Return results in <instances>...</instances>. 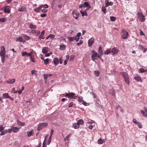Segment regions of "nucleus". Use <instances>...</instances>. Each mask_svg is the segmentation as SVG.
<instances>
[{
    "mask_svg": "<svg viewBox=\"0 0 147 147\" xmlns=\"http://www.w3.org/2000/svg\"><path fill=\"white\" fill-rule=\"evenodd\" d=\"M116 108L117 109H120V111H121V112H123V111L122 109H121V107L119 106V105H118L117 106H116Z\"/></svg>",
    "mask_w": 147,
    "mask_h": 147,
    "instance_id": "56",
    "label": "nucleus"
},
{
    "mask_svg": "<svg viewBox=\"0 0 147 147\" xmlns=\"http://www.w3.org/2000/svg\"><path fill=\"white\" fill-rule=\"evenodd\" d=\"M5 21V19L4 18H0V22H4Z\"/></svg>",
    "mask_w": 147,
    "mask_h": 147,
    "instance_id": "52",
    "label": "nucleus"
},
{
    "mask_svg": "<svg viewBox=\"0 0 147 147\" xmlns=\"http://www.w3.org/2000/svg\"><path fill=\"white\" fill-rule=\"evenodd\" d=\"M122 35L121 37L123 39H126L127 38L129 34L128 32L126 31L125 29H123L122 31Z\"/></svg>",
    "mask_w": 147,
    "mask_h": 147,
    "instance_id": "3",
    "label": "nucleus"
},
{
    "mask_svg": "<svg viewBox=\"0 0 147 147\" xmlns=\"http://www.w3.org/2000/svg\"><path fill=\"white\" fill-rule=\"evenodd\" d=\"M47 9H42L41 10V12L43 13H46L47 12Z\"/></svg>",
    "mask_w": 147,
    "mask_h": 147,
    "instance_id": "58",
    "label": "nucleus"
},
{
    "mask_svg": "<svg viewBox=\"0 0 147 147\" xmlns=\"http://www.w3.org/2000/svg\"><path fill=\"white\" fill-rule=\"evenodd\" d=\"M60 48L61 50H64L65 49V46L64 45H60Z\"/></svg>",
    "mask_w": 147,
    "mask_h": 147,
    "instance_id": "36",
    "label": "nucleus"
},
{
    "mask_svg": "<svg viewBox=\"0 0 147 147\" xmlns=\"http://www.w3.org/2000/svg\"><path fill=\"white\" fill-rule=\"evenodd\" d=\"M94 38L91 37L89 39L88 41V45L89 47H90L92 45V44L94 42Z\"/></svg>",
    "mask_w": 147,
    "mask_h": 147,
    "instance_id": "7",
    "label": "nucleus"
},
{
    "mask_svg": "<svg viewBox=\"0 0 147 147\" xmlns=\"http://www.w3.org/2000/svg\"><path fill=\"white\" fill-rule=\"evenodd\" d=\"M48 48L47 47H44L42 49V53L43 54L47 53L48 52Z\"/></svg>",
    "mask_w": 147,
    "mask_h": 147,
    "instance_id": "15",
    "label": "nucleus"
},
{
    "mask_svg": "<svg viewBox=\"0 0 147 147\" xmlns=\"http://www.w3.org/2000/svg\"><path fill=\"white\" fill-rule=\"evenodd\" d=\"M121 74H122L124 79H126L127 78H129V76L125 72H121Z\"/></svg>",
    "mask_w": 147,
    "mask_h": 147,
    "instance_id": "13",
    "label": "nucleus"
},
{
    "mask_svg": "<svg viewBox=\"0 0 147 147\" xmlns=\"http://www.w3.org/2000/svg\"><path fill=\"white\" fill-rule=\"evenodd\" d=\"M71 134H69L67 136H66V137L64 138V140L65 141H67L68 140L69 138L71 136Z\"/></svg>",
    "mask_w": 147,
    "mask_h": 147,
    "instance_id": "42",
    "label": "nucleus"
},
{
    "mask_svg": "<svg viewBox=\"0 0 147 147\" xmlns=\"http://www.w3.org/2000/svg\"><path fill=\"white\" fill-rule=\"evenodd\" d=\"M129 78H127L126 79H124L125 82L126 83H127L128 85H129Z\"/></svg>",
    "mask_w": 147,
    "mask_h": 147,
    "instance_id": "38",
    "label": "nucleus"
},
{
    "mask_svg": "<svg viewBox=\"0 0 147 147\" xmlns=\"http://www.w3.org/2000/svg\"><path fill=\"white\" fill-rule=\"evenodd\" d=\"M4 12L5 13H9L10 12V10L9 8H5L4 9Z\"/></svg>",
    "mask_w": 147,
    "mask_h": 147,
    "instance_id": "24",
    "label": "nucleus"
},
{
    "mask_svg": "<svg viewBox=\"0 0 147 147\" xmlns=\"http://www.w3.org/2000/svg\"><path fill=\"white\" fill-rule=\"evenodd\" d=\"M22 56H27L28 53H27V52H22Z\"/></svg>",
    "mask_w": 147,
    "mask_h": 147,
    "instance_id": "53",
    "label": "nucleus"
},
{
    "mask_svg": "<svg viewBox=\"0 0 147 147\" xmlns=\"http://www.w3.org/2000/svg\"><path fill=\"white\" fill-rule=\"evenodd\" d=\"M45 33V31L43 30L41 33V34L39 36L38 38L40 40L42 39H44L45 38V37H44V34Z\"/></svg>",
    "mask_w": 147,
    "mask_h": 147,
    "instance_id": "12",
    "label": "nucleus"
},
{
    "mask_svg": "<svg viewBox=\"0 0 147 147\" xmlns=\"http://www.w3.org/2000/svg\"><path fill=\"white\" fill-rule=\"evenodd\" d=\"M47 124L46 123H40L38 126L37 130L39 131L42 128L46 127Z\"/></svg>",
    "mask_w": 147,
    "mask_h": 147,
    "instance_id": "2",
    "label": "nucleus"
},
{
    "mask_svg": "<svg viewBox=\"0 0 147 147\" xmlns=\"http://www.w3.org/2000/svg\"><path fill=\"white\" fill-rule=\"evenodd\" d=\"M74 58V55H71L70 57V60H73Z\"/></svg>",
    "mask_w": 147,
    "mask_h": 147,
    "instance_id": "62",
    "label": "nucleus"
},
{
    "mask_svg": "<svg viewBox=\"0 0 147 147\" xmlns=\"http://www.w3.org/2000/svg\"><path fill=\"white\" fill-rule=\"evenodd\" d=\"M26 10V9L24 7H22L21 8H19L18 9V11H20L23 12V11H25Z\"/></svg>",
    "mask_w": 147,
    "mask_h": 147,
    "instance_id": "28",
    "label": "nucleus"
},
{
    "mask_svg": "<svg viewBox=\"0 0 147 147\" xmlns=\"http://www.w3.org/2000/svg\"><path fill=\"white\" fill-rule=\"evenodd\" d=\"M141 113L143 115V116L145 117H147V112L141 110L140 111Z\"/></svg>",
    "mask_w": 147,
    "mask_h": 147,
    "instance_id": "25",
    "label": "nucleus"
},
{
    "mask_svg": "<svg viewBox=\"0 0 147 147\" xmlns=\"http://www.w3.org/2000/svg\"><path fill=\"white\" fill-rule=\"evenodd\" d=\"M44 64L45 65H47L49 63V59L48 58L44 60Z\"/></svg>",
    "mask_w": 147,
    "mask_h": 147,
    "instance_id": "44",
    "label": "nucleus"
},
{
    "mask_svg": "<svg viewBox=\"0 0 147 147\" xmlns=\"http://www.w3.org/2000/svg\"><path fill=\"white\" fill-rule=\"evenodd\" d=\"M98 54L96 52H95L94 54H93L92 55V56H93V57H97Z\"/></svg>",
    "mask_w": 147,
    "mask_h": 147,
    "instance_id": "63",
    "label": "nucleus"
},
{
    "mask_svg": "<svg viewBox=\"0 0 147 147\" xmlns=\"http://www.w3.org/2000/svg\"><path fill=\"white\" fill-rule=\"evenodd\" d=\"M73 127H74L75 129H77L79 128V124H78V123H74L73 124Z\"/></svg>",
    "mask_w": 147,
    "mask_h": 147,
    "instance_id": "34",
    "label": "nucleus"
},
{
    "mask_svg": "<svg viewBox=\"0 0 147 147\" xmlns=\"http://www.w3.org/2000/svg\"><path fill=\"white\" fill-rule=\"evenodd\" d=\"M1 132V133L0 134V136H2L4 135L7 133V129L4 130L3 131H2Z\"/></svg>",
    "mask_w": 147,
    "mask_h": 147,
    "instance_id": "30",
    "label": "nucleus"
},
{
    "mask_svg": "<svg viewBox=\"0 0 147 147\" xmlns=\"http://www.w3.org/2000/svg\"><path fill=\"white\" fill-rule=\"evenodd\" d=\"M52 75V74H44V79L46 80L48 77H50Z\"/></svg>",
    "mask_w": 147,
    "mask_h": 147,
    "instance_id": "23",
    "label": "nucleus"
},
{
    "mask_svg": "<svg viewBox=\"0 0 147 147\" xmlns=\"http://www.w3.org/2000/svg\"><path fill=\"white\" fill-rule=\"evenodd\" d=\"M83 43V41L82 40H80V41L79 42H78L77 43V45L78 46H79L81 44H82Z\"/></svg>",
    "mask_w": 147,
    "mask_h": 147,
    "instance_id": "55",
    "label": "nucleus"
},
{
    "mask_svg": "<svg viewBox=\"0 0 147 147\" xmlns=\"http://www.w3.org/2000/svg\"><path fill=\"white\" fill-rule=\"evenodd\" d=\"M11 127L12 128V131L14 133L17 132L18 131V128L14 127L13 126H11Z\"/></svg>",
    "mask_w": 147,
    "mask_h": 147,
    "instance_id": "16",
    "label": "nucleus"
},
{
    "mask_svg": "<svg viewBox=\"0 0 147 147\" xmlns=\"http://www.w3.org/2000/svg\"><path fill=\"white\" fill-rule=\"evenodd\" d=\"M111 52V49H108L105 52L104 54L108 55Z\"/></svg>",
    "mask_w": 147,
    "mask_h": 147,
    "instance_id": "22",
    "label": "nucleus"
},
{
    "mask_svg": "<svg viewBox=\"0 0 147 147\" xmlns=\"http://www.w3.org/2000/svg\"><path fill=\"white\" fill-rule=\"evenodd\" d=\"M23 37L25 39L27 40H29L30 38V37L25 34H23Z\"/></svg>",
    "mask_w": 147,
    "mask_h": 147,
    "instance_id": "29",
    "label": "nucleus"
},
{
    "mask_svg": "<svg viewBox=\"0 0 147 147\" xmlns=\"http://www.w3.org/2000/svg\"><path fill=\"white\" fill-rule=\"evenodd\" d=\"M17 123L18 125L21 126H24L25 125V123L21 122L19 120H17Z\"/></svg>",
    "mask_w": 147,
    "mask_h": 147,
    "instance_id": "27",
    "label": "nucleus"
},
{
    "mask_svg": "<svg viewBox=\"0 0 147 147\" xmlns=\"http://www.w3.org/2000/svg\"><path fill=\"white\" fill-rule=\"evenodd\" d=\"M72 14L73 17L76 19H77L78 17L79 13L78 11H74L72 12Z\"/></svg>",
    "mask_w": 147,
    "mask_h": 147,
    "instance_id": "6",
    "label": "nucleus"
},
{
    "mask_svg": "<svg viewBox=\"0 0 147 147\" xmlns=\"http://www.w3.org/2000/svg\"><path fill=\"white\" fill-rule=\"evenodd\" d=\"M6 51H5V48L4 46H2L1 48L0 52V56L5 55Z\"/></svg>",
    "mask_w": 147,
    "mask_h": 147,
    "instance_id": "5",
    "label": "nucleus"
},
{
    "mask_svg": "<svg viewBox=\"0 0 147 147\" xmlns=\"http://www.w3.org/2000/svg\"><path fill=\"white\" fill-rule=\"evenodd\" d=\"M105 6L107 7L109 6H112L113 5V2L110 1L109 2L108 0L105 1Z\"/></svg>",
    "mask_w": 147,
    "mask_h": 147,
    "instance_id": "9",
    "label": "nucleus"
},
{
    "mask_svg": "<svg viewBox=\"0 0 147 147\" xmlns=\"http://www.w3.org/2000/svg\"><path fill=\"white\" fill-rule=\"evenodd\" d=\"M137 81L142 82V80L141 78V77L139 76H136L134 78Z\"/></svg>",
    "mask_w": 147,
    "mask_h": 147,
    "instance_id": "20",
    "label": "nucleus"
},
{
    "mask_svg": "<svg viewBox=\"0 0 147 147\" xmlns=\"http://www.w3.org/2000/svg\"><path fill=\"white\" fill-rule=\"evenodd\" d=\"M73 105V102H71L69 104V105H68L69 108L71 107H72Z\"/></svg>",
    "mask_w": 147,
    "mask_h": 147,
    "instance_id": "59",
    "label": "nucleus"
},
{
    "mask_svg": "<svg viewBox=\"0 0 147 147\" xmlns=\"http://www.w3.org/2000/svg\"><path fill=\"white\" fill-rule=\"evenodd\" d=\"M90 94L92 95L93 96V97L94 98H96L97 97V95H96L94 92H90Z\"/></svg>",
    "mask_w": 147,
    "mask_h": 147,
    "instance_id": "50",
    "label": "nucleus"
},
{
    "mask_svg": "<svg viewBox=\"0 0 147 147\" xmlns=\"http://www.w3.org/2000/svg\"><path fill=\"white\" fill-rule=\"evenodd\" d=\"M80 12L83 16H87V13L86 11H82V10H81L80 11Z\"/></svg>",
    "mask_w": 147,
    "mask_h": 147,
    "instance_id": "26",
    "label": "nucleus"
},
{
    "mask_svg": "<svg viewBox=\"0 0 147 147\" xmlns=\"http://www.w3.org/2000/svg\"><path fill=\"white\" fill-rule=\"evenodd\" d=\"M109 94H111L113 96H114L115 94L114 90H111L109 91Z\"/></svg>",
    "mask_w": 147,
    "mask_h": 147,
    "instance_id": "39",
    "label": "nucleus"
},
{
    "mask_svg": "<svg viewBox=\"0 0 147 147\" xmlns=\"http://www.w3.org/2000/svg\"><path fill=\"white\" fill-rule=\"evenodd\" d=\"M16 42H21L24 43L26 42V41L23 39L22 36H20L19 37L16 38Z\"/></svg>",
    "mask_w": 147,
    "mask_h": 147,
    "instance_id": "8",
    "label": "nucleus"
},
{
    "mask_svg": "<svg viewBox=\"0 0 147 147\" xmlns=\"http://www.w3.org/2000/svg\"><path fill=\"white\" fill-rule=\"evenodd\" d=\"M98 143L99 144H101L103 143V142L101 138H99L98 141Z\"/></svg>",
    "mask_w": 147,
    "mask_h": 147,
    "instance_id": "46",
    "label": "nucleus"
},
{
    "mask_svg": "<svg viewBox=\"0 0 147 147\" xmlns=\"http://www.w3.org/2000/svg\"><path fill=\"white\" fill-rule=\"evenodd\" d=\"M106 9L105 7L103 6L102 7V11L104 12V14L106 13Z\"/></svg>",
    "mask_w": 147,
    "mask_h": 147,
    "instance_id": "43",
    "label": "nucleus"
},
{
    "mask_svg": "<svg viewBox=\"0 0 147 147\" xmlns=\"http://www.w3.org/2000/svg\"><path fill=\"white\" fill-rule=\"evenodd\" d=\"M53 63L55 65H57L59 63V59L57 58H55L53 61Z\"/></svg>",
    "mask_w": 147,
    "mask_h": 147,
    "instance_id": "14",
    "label": "nucleus"
},
{
    "mask_svg": "<svg viewBox=\"0 0 147 147\" xmlns=\"http://www.w3.org/2000/svg\"><path fill=\"white\" fill-rule=\"evenodd\" d=\"M59 60H60V63L61 64L63 63L62 58L61 57L59 58Z\"/></svg>",
    "mask_w": 147,
    "mask_h": 147,
    "instance_id": "64",
    "label": "nucleus"
},
{
    "mask_svg": "<svg viewBox=\"0 0 147 147\" xmlns=\"http://www.w3.org/2000/svg\"><path fill=\"white\" fill-rule=\"evenodd\" d=\"M137 125L140 128H141L142 127V125L141 124V123L140 122H138V123L137 124Z\"/></svg>",
    "mask_w": 147,
    "mask_h": 147,
    "instance_id": "57",
    "label": "nucleus"
},
{
    "mask_svg": "<svg viewBox=\"0 0 147 147\" xmlns=\"http://www.w3.org/2000/svg\"><path fill=\"white\" fill-rule=\"evenodd\" d=\"M50 37L52 39L54 38L55 37V35L52 34H50L49 35Z\"/></svg>",
    "mask_w": 147,
    "mask_h": 147,
    "instance_id": "61",
    "label": "nucleus"
},
{
    "mask_svg": "<svg viewBox=\"0 0 147 147\" xmlns=\"http://www.w3.org/2000/svg\"><path fill=\"white\" fill-rule=\"evenodd\" d=\"M100 72L99 71H95L94 72V74L95 76L97 77H98L99 74Z\"/></svg>",
    "mask_w": 147,
    "mask_h": 147,
    "instance_id": "47",
    "label": "nucleus"
},
{
    "mask_svg": "<svg viewBox=\"0 0 147 147\" xmlns=\"http://www.w3.org/2000/svg\"><path fill=\"white\" fill-rule=\"evenodd\" d=\"M42 8L40 5L38 7H37L34 9V11L37 13H40V10Z\"/></svg>",
    "mask_w": 147,
    "mask_h": 147,
    "instance_id": "17",
    "label": "nucleus"
},
{
    "mask_svg": "<svg viewBox=\"0 0 147 147\" xmlns=\"http://www.w3.org/2000/svg\"><path fill=\"white\" fill-rule=\"evenodd\" d=\"M4 127L2 125H0V132L4 130Z\"/></svg>",
    "mask_w": 147,
    "mask_h": 147,
    "instance_id": "48",
    "label": "nucleus"
},
{
    "mask_svg": "<svg viewBox=\"0 0 147 147\" xmlns=\"http://www.w3.org/2000/svg\"><path fill=\"white\" fill-rule=\"evenodd\" d=\"M77 123L79 125H82L84 124V121L82 119H80L78 121Z\"/></svg>",
    "mask_w": 147,
    "mask_h": 147,
    "instance_id": "33",
    "label": "nucleus"
},
{
    "mask_svg": "<svg viewBox=\"0 0 147 147\" xmlns=\"http://www.w3.org/2000/svg\"><path fill=\"white\" fill-rule=\"evenodd\" d=\"M110 19L111 20L112 22H115L116 20V18L114 16H111Z\"/></svg>",
    "mask_w": 147,
    "mask_h": 147,
    "instance_id": "41",
    "label": "nucleus"
},
{
    "mask_svg": "<svg viewBox=\"0 0 147 147\" xmlns=\"http://www.w3.org/2000/svg\"><path fill=\"white\" fill-rule=\"evenodd\" d=\"M34 131L33 130H32L30 131L27 133V135L28 137H30L33 134Z\"/></svg>",
    "mask_w": 147,
    "mask_h": 147,
    "instance_id": "31",
    "label": "nucleus"
},
{
    "mask_svg": "<svg viewBox=\"0 0 147 147\" xmlns=\"http://www.w3.org/2000/svg\"><path fill=\"white\" fill-rule=\"evenodd\" d=\"M40 6L41 8H42V7L45 9L49 7V5L47 4H45L44 5L42 4L40 5Z\"/></svg>",
    "mask_w": 147,
    "mask_h": 147,
    "instance_id": "32",
    "label": "nucleus"
},
{
    "mask_svg": "<svg viewBox=\"0 0 147 147\" xmlns=\"http://www.w3.org/2000/svg\"><path fill=\"white\" fill-rule=\"evenodd\" d=\"M98 53L100 55L102 56L103 55V51L102 50V47L101 46H99L98 49Z\"/></svg>",
    "mask_w": 147,
    "mask_h": 147,
    "instance_id": "18",
    "label": "nucleus"
},
{
    "mask_svg": "<svg viewBox=\"0 0 147 147\" xmlns=\"http://www.w3.org/2000/svg\"><path fill=\"white\" fill-rule=\"evenodd\" d=\"M67 38L70 41H73L75 40V37H68Z\"/></svg>",
    "mask_w": 147,
    "mask_h": 147,
    "instance_id": "40",
    "label": "nucleus"
},
{
    "mask_svg": "<svg viewBox=\"0 0 147 147\" xmlns=\"http://www.w3.org/2000/svg\"><path fill=\"white\" fill-rule=\"evenodd\" d=\"M83 100V98L82 96H80L78 97V101L80 102H82Z\"/></svg>",
    "mask_w": 147,
    "mask_h": 147,
    "instance_id": "49",
    "label": "nucleus"
},
{
    "mask_svg": "<svg viewBox=\"0 0 147 147\" xmlns=\"http://www.w3.org/2000/svg\"><path fill=\"white\" fill-rule=\"evenodd\" d=\"M118 52V50L117 48H114L111 50V52L113 55L117 54Z\"/></svg>",
    "mask_w": 147,
    "mask_h": 147,
    "instance_id": "10",
    "label": "nucleus"
},
{
    "mask_svg": "<svg viewBox=\"0 0 147 147\" xmlns=\"http://www.w3.org/2000/svg\"><path fill=\"white\" fill-rule=\"evenodd\" d=\"M138 15L140 16L139 20L140 21L142 22H144L145 21V18L144 16L142 13L138 12Z\"/></svg>",
    "mask_w": 147,
    "mask_h": 147,
    "instance_id": "4",
    "label": "nucleus"
},
{
    "mask_svg": "<svg viewBox=\"0 0 147 147\" xmlns=\"http://www.w3.org/2000/svg\"><path fill=\"white\" fill-rule=\"evenodd\" d=\"M5 55H3L2 56H1V59L2 61V62L3 63H4L5 61Z\"/></svg>",
    "mask_w": 147,
    "mask_h": 147,
    "instance_id": "45",
    "label": "nucleus"
},
{
    "mask_svg": "<svg viewBox=\"0 0 147 147\" xmlns=\"http://www.w3.org/2000/svg\"><path fill=\"white\" fill-rule=\"evenodd\" d=\"M3 96L4 97L6 98H9L10 97V96L7 93L3 94Z\"/></svg>",
    "mask_w": 147,
    "mask_h": 147,
    "instance_id": "37",
    "label": "nucleus"
},
{
    "mask_svg": "<svg viewBox=\"0 0 147 147\" xmlns=\"http://www.w3.org/2000/svg\"><path fill=\"white\" fill-rule=\"evenodd\" d=\"M32 31L33 33H36L37 35H39L40 33V32L39 31L32 30Z\"/></svg>",
    "mask_w": 147,
    "mask_h": 147,
    "instance_id": "54",
    "label": "nucleus"
},
{
    "mask_svg": "<svg viewBox=\"0 0 147 147\" xmlns=\"http://www.w3.org/2000/svg\"><path fill=\"white\" fill-rule=\"evenodd\" d=\"M75 94L73 92H71L69 93H66L65 94L66 97H67L68 98L70 99H75L76 98L77 96H75Z\"/></svg>",
    "mask_w": 147,
    "mask_h": 147,
    "instance_id": "1",
    "label": "nucleus"
},
{
    "mask_svg": "<svg viewBox=\"0 0 147 147\" xmlns=\"http://www.w3.org/2000/svg\"><path fill=\"white\" fill-rule=\"evenodd\" d=\"M145 72V69L143 68H141L139 70V72L143 73Z\"/></svg>",
    "mask_w": 147,
    "mask_h": 147,
    "instance_id": "51",
    "label": "nucleus"
},
{
    "mask_svg": "<svg viewBox=\"0 0 147 147\" xmlns=\"http://www.w3.org/2000/svg\"><path fill=\"white\" fill-rule=\"evenodd\" d=\"M139 49L142 50L144 53L146 52L147 50V48H144V47L142 45H138Z\"/></svg>",
    "mask_w": 147,
    "mask_h": 147,
    "instance_id": "11",
    "label": "nucleus"
},
{
    "mask_svg": "<svg viewBox=\"0 0 147 147\" xmlns=\"http://www.w3.org/2000/svg\"><path fill=\"white\" fill-rule=\"evenodd\" d=\"M29 27L30 29H35L36 28V25H34L32 24H30Z\"/></svg>",
    "mask_w": 147,
    "mask_h": 147,
    "instance_id": "35",
    "label": "nucleus"
},
{
    "mask_svg": "<svg viewBox=\"0 0 147 147\" xmlns=\"http://www.w3.org/2000/svg\"><path fill=\"white\" fill-rule=\"evenodd\" d=\"M40 16L42 18L45 17L47 16V14L44 13L41 14L40 15Z\"/></svg>",
    "mask_w": 147,
    "mask_h": 147,
    "instance_id": "60",
    "label": "nucleus"
},
{
    "mask_svg": "<svg viewBox=\"0 0 147 147\" xmlns=\"http://www.w3.org/2000/svg\"><path fill=\"white\" fill-rule=\"evenodd\" d=\"M15 81V79H12L9 80H8L7 81V82L8 84H12Z\"/></svg>",
    "mask_w": 147,
    "mask_h": 147,
    "instance_id": "21",
    "label": "nucleus"
},
{
    "mask_svg": "<svg viewBox=\"0 0 147 147\" xmlns=\"http://www.w3.org/2000/svg\"><path fill=\"white\" fill-rule=\"evenodd\" d=\"M84 7H87L89 8H91V7L89 3L88 2H85L84 3Z\"/></svg>",
    "mask_w": 147,
    "mask_h": 147,
    "instance_id": "19",
    "label": "nucleus"
}]
</instances>
